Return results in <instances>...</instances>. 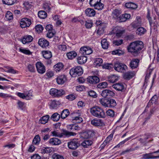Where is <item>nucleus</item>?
Segmentation results:
<instances>
[{
    "mask_svg": "<svg viewBox=\"0 0 159 159\" xmlns=\"http://www.w3.org/2000/svg\"><path fill=\"white\" fill-rule=\"evenodd\" d=\"M63 64L61 62L58 63L54 66V70L56 72H59L62 70L63 69Z\"/></svg>",
    "mask_w": 159,
    "mask_h": 159,
    "instance_id": "obj_25",
    "label": "nucleus"
},
{
    "mask_svg": "<svg viewBox=\"0 0 159 159\" xmlns=\"http://www.w3.org/2000/svg\"><path fill=\"white\" fill-rule=\"evenodd\" d=\"M123 40H117L113 41V44L115 46H119L123 43Z\"/></svg>",
    "mask_w": 159,
    "mask_h": 159,
    "instance_id": "obj_64",
    "label": "nucleus"
},
{
    "mask_svg": "<svg viewBox=\"0 0 159 159\" xmlns=\"http://www.w3.org/2000/svg\"><path fill=\"white\" fill-rule=\"evenodd\" d=\"M118 77L115 75H112L108 77V81L110 83H114L117 81L118 80Z\"/></svg>",
    "mask_w": 159,
    "mask_h": 159,
    "instance_id": "obj_35",
    "label": "nucleus"
},
{
    "mask_svg": "<svg viewBox=\"0 0 159 159\" xmlns=\"http://www.w3.org/2000/svg\"><path fill=\"white\" fill-rule=\"evenodd\" d=\"M87 80L88 83L93 85L97 84L100 81L99 78L96 76H89Z\"/></svg>",
    "mask_w": 159,
    "mask_h": 159,
    "instance_id": "obj_10",
    "label": "nucleus"
},
{
    "mask_svg": "<svg viewBox=\"0 0 159 159\" xmlns=\"http://www.w3.org/2000/svg\"><path fill=\"white\" fill-rule=\"evenodd\" d=\"M102 46L103 48L107 49L108 48L109 43L107 41V40L105 39H102L101 42Z\"/></svg>",
    "mask_w": 159,
    "mask_h": 159,
    "instance_id": "obj_38",
    "label": "nucleus"
},
{
    "mask_svg": "<svg viewBox=\"0 0 159 159\" xmlns=\"http://www.w3.org/2000/svg\"><path fill=\"white\" fill-rule=\"evenodd\" d=\"M116 105L115 100L113 99H109V102L108 107H113Z\"/></svg>",
    "mask_w": 159,
    "mask_h": 159,
    "instance_id": "obj_42",
    "label": "nucleus"
},
{
    "mask_svg": "<svg viewBox=\"0 0 159 159\" xmlns=\"http://www.w3.org/2000/svg\"><path fill=\"white\" fill-rule=\"evenodd\" d=\"M94 8L96 9L99 10H101L104 7L103 4L101 2H98L94 6H93Z\"/></svg>",
    "mask_w": 159,
    "mask_h": 159,
    "instance_id": "obj_43",
    "label": "nucleus"
},
{
    "mask_svg": "<svg viewBox=\"0 0 159 159\" xmlns=\"http://www.w3.org/2000/svg\"><path fill=\"white\" fill-rule=\"evenodd\" d=\"M52 159H64L63 157L57 153L54 154L52 156Z\"/></svg>",
    "mask_w": 159,
    "mask_h": 159,
    "instance_id": "obj_56",
    "label": "nucleus"
},
{
    "mask_svg": "<svg viewBox=\"0 0 159 159\" xmlns=\"http://www.w3.org/2000/svg\"><path fill=\"white\" fill-rule=\"evenodd\" d=\"M158 99V97L156 95H154L151 98L149 101L148 104L151 103L152 104L155 103Z\"/></svg>",
    "mask_w": 159,
    "mask_h": 159,
    "instance_id": "obj_54",
    "label": "nucleus"
},
{
    "mask_svg": "<svg viewBox=\"0 0 159 159\" xmlns=\"http://www.w3.org/2000/svg\"><path fill=\"white\" fill-rule=\"evenodd\" d=\"M102 60L101 58H96L94 60V64L96 66H100L102 62Z\"/></svg>",
    "mask_w": 159,
    "mask_h": 159,
    "instance_id": "obj_50",
    "label": "nucleus"
},
{
    "mask_svg": "<svg viewBox=\"0 0 159 159\" xmlns=\"http://www.w3.org/2000/svg\"><path fill=\"white\" fill-rule=\"evenodd\" d=\"M147 18L148 19L149 23L151 27H154V28L155 29V28L157 27V24L155 22L153 23L152 20V18L150 16V14L149 12H148L147 16Z\"/></svg>",
    "mask_w": 159,
    "mask_h": 159,
    "instance_id": "obj_30",
    "label": "nucleus"
},
{
    "mask_svg": "<svg viewBox=\"0 0 159 159\" xmlns=\"http://www.w3.org/2000/svg\"><path fill=\"white\" fill-rule=\"evenodd\" d=\"M152 153H146L142 155L143 157L141 159H152Z\"/></svg>",
    "mask_w": 159,
    "mask_h": 159,
    "instance_id": "obj_52",
    "label": "nucleus"
},
{
    "mask_svg": "<svg viewBox=\"0 0 159 159\" xmlns=\"http://www.w3.org/2000/svg\"><path fill=\"white\" fill-rule=\"evenodd\" d=\"M82 68L80 66L71 68L70 71V74L73 77H75L81 75L83 73Z\"/></svg>",
    "mask_w": 159,
    "mask_h": 159,
    "instance_id": "obj_3",
    "label": "nucleus"
},
{
    "mask_svg": "<svg viewBox=\"0 0 159 159\" xmlns=\"http://www.w3.org/2000/svg\"><path fill=\"white\" fill-rule=\"evenodd\" d=\"M115 93L109 89L103 90L101 95L104 98H109L115 96Z\"/></svg>",
    "mask_w": 159,
    "mask_h": 159,
    "instance_id": "obj_8",
    "label": "nucleus"
},
{
    "mask_svg": "<svg viewBox=\"0 0 159 159\" xmlns=\"http://www.w3.org/2000/svg\"><path fill=\"white\" fill-rule=\"evenodd\" d=\"M133 28H136L141 25V21L139 17H137L136 19L130 25Z\"/></svg>",
    "mask_w": 159,
    "mask_h": 159,
    "instance_id": "obj_17",
    "label": "nucleus"
},
{
    "mask_svg": "<svg viewBox=\"0 0 159 159\" xmlns=\"http://www.w3.org/2000/svg\"><path fill=\"white\" fill-rule=\"evenodd\" d=\"M66 80V77L64 75H59L56 78L57 82L59 84H64Z\"/></svg>",
    "mask_w": 159,
    "mask_h": 159,
    "instance_id": "obj_19",
    "label": "nucleus"
},
{
    "mask_svg": "<svg viewBox=\"0 0 159 159\" xmlns=\"http://www.w3.org/2000/svg\"><path fill=\"white\" fill-rule=\"evenodd\" d=\"M31 24V20L27 18H23L21 20L20 24L22 28L29 27Z\"/></svg>",
    "mask_w": 159,
    "mask_h": 159,
    "instance_id": "obj_9",
    "label": "nucleus"
},
{
    "mask_svg": "<svg viewBox=\"0 0 159 159\" xmlns=\"http://www.w3.org/2000/svg\"><path fill=\"white\" fill-rule=\"evenodd\" d=\"M33 39V37L31 35H26L23 37L21 41L24 44L31 42Z\"/></svg>",
    "mask_w": 159,
    "mask_h": 159,
    "instance_id": "obj_21",
    "label": "nucleus"
},
{
    "mask_svg": "<svg viewBox=\"0 0 159 159\" xmlns=\"http://www.w3.org/2000/svg\"><path fill=\"white\" fill-rule=\"evenodd\" d=\"M99 102L103 106L105 107H108L109 99L105 98L99 99Z\"/></svg>",
    "mask_w": 159,
    "mask_h": 159,
    "instance_id": "obj_27",
    "label": "nucleus"
},
{
    "mask_svg": "<svg viewBox=\"0 0 159 159\" xmlns=\"http://www.w3.org/2000/svg\"><path fill=\"white\" fill-rule=\"evenodd\" d=\"M40 138L39 135H36L33 141V143L35 144H38L40 142Z\"/></svg>",
    "mask_w": 159,
    "mask_h": 159,
    "instance_id": "obj_47",
    "label": "nucleus"
},
{
    "mask_svg": "<svg viewBox=\"0 0 159 159\" xmlns=\"http://www.w3.org/2000/svg\"><path fill=\"white\" fill-rule=\"evenodd\" d=\"M112 87L116 90L119 91H122L124 88V85L121 83L114 84L112 85Z\"/></svg>",
    "mask_w": 159,
    "mask_h": 159,
    "instance_id": "obj_26",
    "label": "nucleus"
},
{
    "mask_svg": "<svg viewBox=\"0 0 159 159\" xmlns=\"http://www.w3.org/2000/svg\"><path fill=\"white\" fill-rule=\"evenodd\" d=\"M16 2V0H2L3 3L8 5L14 4Z\"/></svg>",
    "mask_w": 159,
    "mask_h": 159,
    "instance_id": "obj_45",
    "label": "nucleus"
},
{
    "mask_svg": "<svg viewBox=\"0 0 159 159\" xmlns=\"http://www.w3.org/2000/svg\"><path fill=\"white\" fill-rule=\"evenodd\" d=\"M104 28L105 27L102 26V25L99 26L97 30V34L99 35H101V34H102L104 32Z\"/></svg>",
    "mask_w": 159,
    "mask_h": 159,
    "instance_id": "obj_51",
    "label": "nucleus"
},
{
    "mask_svg": "<svg viewBox=\"0 0 159 159\" xmlns=\"http://www.w3.org/2000/svg\"><path fill=\"white\" fill-rule=\"evenodd\" d=\"M93 142L90 140H84L81 143V145L84 148H87L88 146H91Z\"/></svg>",
    "mask_w": 159,
    "mask_h": 159,
    "instance_id": "obj_32",
    "label": "nucleus"
},
{
    "mask_svg": "<svg viewBox=\"0 0 159 159\" xmlns=\"http://www.w3.org/2000/svg\"><path fill=\"white\" fill-rule=\"evenodd\" d=\"M106 113L108 116L113 117L115 115L114 111L111 109L108 110L106 112Z\"/></svg>",
    "mask_w": 159,
    "mask_h": 159,
    "instance_id": "obj_57",
    "label": "nucleus"
},
{
    "mask_svg": "<svg viewBox=\"0 0 159 159\" xmlns=\"http://www.w3.org/2000/svg\"><path fill=\"white\" fill-rule=\"evenodd\" d=\"M53 136L61 138V133H60L58 131H54L51 132Z\"/></svg>",
    "mask_w": 159,
    "mask_h": 159,
    "instance_id": "obj_58",
    "label": "nucleus"
},
{
    "mask_svg": "<svg viewBox=\"0 0 159 159\" xmlns=\"http://www.w3.org/2000/svg\"><path fill=\"white\" fill-rule=\"evenodd\" d=\"M50 4L48 3H45L43 5V8L46 11L49 12L51 10Z\"/></svg>",
    "mask_w": 159,
    "mask_h": 159,
    "instance_id": "obj_53",
    "label": "nucleus"
},
{
    "mask_svg": "<svg viewBox=\"0 0 159 159\" xmlns=\"http://www.w3.org/2000/svg\"><path fill=\"white\" fill-rule=\"evenodd\" d=\"M116 36H121L125 32V30L120 27H116L114 29Z\"/></svg>",
    "mask_w": 159,
    "mask_h": 159,
    "instance_id": "obj_22",
    "label": "nucleus"
},
{
    "mask_svg": "<svg viewBox=\"0 0 159 159\" xmlns=\"http://www.w3.org/2000/svg\"><path fill=\"white\" fill-rule=\"evenodd\" d=\"M91 124L97 127H101L104 125L103 121L100 119H94L91 122Z\"/></svg>",
    "mask_w": 159,
    "mask_h": 159,
    "instance_id": "obj_12",
    "label": "nucleus"
},
{
    "mask_svg": "<svg viewBox=\"0 0 159 159\" xmlns=\"http://www.w3.org/2000/svg\"><path fill=\"white\" fill-rule=\"evenodd\" d=\"M5 17L8 20H11L13 19V16L12 13L8 11L6 14Z\"/></svg>",
    "mask_w": 159,
    "mask_h": 159,
    "instance_id": "obj_49",
    "label": "nucleus"
},
{
    "mask_svg": "<svg viewBox=\"0 0 159 159\" xmlns=\"http://www.w3.org/2000/svg\"><path fill=\"white\" fill-rule=\"evenodd\" d=\"M70 112L69 110L66 109L63 110L60 115L62 119H65L69 114Z\"/></svg>",
    "mask_w": 159,
    "mask_h": 159,
    "instance_id": "obj_37",
    "label": "nucleus"
},
{
    "mask_svg": "<svg viewBox=\"0 0 159 159\" xmlns=\"http://www.w3.org/2000/svg\"><path fill=\"white\" fill-rule=\"evenodd\" d=\"M67 145L70 149L74 150L78 147L79 143L77 139H74L72 141L68 142L67 143Z\"/></svg>",
    "mask_w": 159,
    "mask_h": 159,
    "instance_id": "obj_7",
    "label": "nucleus"
},
{
    "mask_svg": "<svg viewBox=\"0 0 159 159\" xmlns=\"http://www.w3.org/2000/svg\"><path fill=\"white\" fill-rule=\"evenodd\" d=\"M67 127L68 130L72 131L78 130L81 129L80 127L76 124H70L67 125Z\"/></svg>",
    "mask_w": 159,
    "mask_h": 159,
    "instance_id": "obj_20",
    "label": "nucleus"
},
{
    "mask_svg": "<svg viewBox=\"0 0 159 159\" xmlns=\"http://www.w3.org/2000/svg\"><path fill=\"white\" fill-rule=\"evenodd\" d=\"M36 67L39 73L42 74L45 72V67L41 62H37L36 63Z\"/></svg>",
    "mask_w": 159,
    "mask_h": 159,
    "instance_id": "obj_11",
    "label": "nucleus"
},
{
    "mask_svg": "<svg viewBox=\"0 0 159 159\" xmlns=\"http://www.w3.org/2000/svg\"><path fill=\"white\" fill-rule=\"evenodd\" d=\"M90 112L93 116L99 118H104L105 116L104 110L98 106H94L90 109Z\"/></svg>",
    "mask_w": 159,
    "mask_h": 159,
    "instance_id": "obj_2",
    "label": "nucleus"
},
{
    "mask_svg": "<svg viewBox=\"0 0 159 159\" xmlns=\"http://www.w3.org/2000/svg\"><path fill=\"white\" fill-rule=\"evenodd\" d=\"M49 143L51 145H58L61 143L60 139L56 138H53L50 139L49 141Z\"/></svg>",
    "mask_w": 159,
    "mask_h": 159,
    "instance_id": "obj_16",
    "label": "nucleus"
},
{
    "mask_svg": "<svg viewBox=\"0 0 159 159\" xmlns=\"http://www.w3.org/2000/svg\"><path fill=\"white\" fill-rule=\"evenodd\" d=\"M80 52L83 55H89L93 52V50L89 47L84 46L80 48Z\"/></svg>",
    "mask_w": 159,
    "mask_h": 159,
    "instance_id": "obj_6",
    "label": "nucleus"
},
{
    "mask_svg": "<svg viewBox=\"0 0 159 159\" xmlns=\"http://www.w3.org/2000/svg\"><path fill=\"white\" fill-rule=\"evenodd\" d=\"M25 93L26 96V99L29 100L32 98L33 96L30 91H27Z\"/></svg>",
    "mask_w": 159,
    "mask_h": 159,
    "instance_id": "obj_55",
    "label": "nucleus"
},
{
    "mask_svg": "<svg viewBox=\"0 0 159 159\" xmlns=\"http://www.w3.org/2000/svg\"><path fill=\"white\" fill-rule=\"evenodd\" d=\"M95 131L93 130H89L84 132H82L80 133L81 138L84 139H89L94 136Z\"/></svg>",
    "mask_w": 159,
    "mask_h": 159,
    "instance_id": "obj_5",
    "label": "nucleus"
},
{
    "mask_svg": "<svg viewBox=\"0 0 159 159\" xmlns=\"http://www.w3.org/2000/svg\"><path fill=\"white\" fill-rule=\"evenodd\" d=\"M38 44L42 48H45L48 46L49 43L44 39L41 38L39 39Z\"/></svg>",
    "mask_w": 159,
    "mask_h": 159,
    "instance_id": "obj_14",
    "label": "nucleus"
},
{
    "mask_svg": "<svg viewBox=\"0 0 159 159\" xmlns=\"http://www.w3.org/2000/svg\"><path fill=\"white\" fill-rule=\"evenodd\" d=\"M114 65L112 64L107 63L105 64L103 67L104 68L108 70H111L113 67L114 68Z\"/></svg>",
    "mask_w": 159,
    "mask_h": 159,
    "instance_id": "obj_60",
    "label": "nucleus"
},
{
    "mask_svg": "<svg viewBox=\"0 0 159 159\" xmlns=\"http://www.w3.org/2000/svg\"><path fill=\"white\" fill-rule=\"evenodd\" d=\"M77 115H76V114L74 113V115L75 116L72 117V122L74 123H80L82 122L83 120L82 118L80 117V115L78 114Z\"/></svg>",
    "mask_w": 159,
    "mask_h": 159,
    "instance_id": "obj_18",
    "label": "nucleus"
},
{
    "mask_svg": "<svg viewBox=\"0 0 159 159\" xmlns=\"http://www.w3.org/2000/svg\"><path fill=\"white\" fill-rule=\"evenodd\" d=\"M87 61L86 56L83 55L78 56L77 58L78 62L79 64H83L85 63Z\"/></svg>",
    "mask_w": 159,
    "mask_h": 159,
    "instance_id": "obj_23",
    "label": "nucleus"
},
{
    "mask_svg": "<svg viewBox=\"0 0 159 159\" xmlns=\"http://www.w3.org/2000/svg\"><path fill=\"white\" fill-rule=\"evenodd\" d=\"M125 6L126 7L131 9H135L137 7V5L131 2L126 3L125 4Z\"/></svg>",
    "mask_w": 159,
    "mask_h": 159,
    "instance_id": "obj_34",
    "label": "nucleus"
},
{
    "mask_svg": "<svg viewBox=\"0 0 159 159\" xmlns=\"http://www.w3.org/2000/svg\"><path fill=\"white\" fill-rule=\"evenodd\" d=\"M76 134V133H75L70 132L64 129L62 130V132H61V136H62V137H69L72 136H75Z\"/></svg>",
    "mask_w": 159,
    "mask_h": 159,
    "instance_id": "obj_15",
    "label": "nucleus"
},
{
    "mask_svg": "<svg viewBox=\"0 0 159 159\" xmlns=\"http://www.w3.org/2000/svg\"><path fill=\"white\" fill-rule=\"evenodd\" d=\"M66 55L68 58L70 59L74 58L77 55L76 53L74 51L67 53Z\"/></svg>",
    "mask_w": 159,
    "mask_h": 159,
    "instance_id": "obj_39",
    "label": "nucleus"
},
{
    "mask_svg": "<svg viewBox=\"0 0 159 159\" xmlns=\"http://www.w3.org/2000/svg\"><path fill=\"white\" fill-rule=\"evenodd\" d=\"M147 31L143 27H139L138 28L136 31L137 34L139 35H143Z\"/></svg>",
    "mask_w": 159,
    "mask_h": 159,
    "instance_id": "obj_28",
    "label": "nucleus"
},
{
    "mask_svg": "<svg viewBox=\"0 0 159 159\" xmlns=\"http://www.w3.org/2000/svg\"><path fill=\"white\" fill-rule=\"evenodd\" d=\"M56 92V95L55 97H61L63 95L65 94V92L63 89H60L58 90L57 89V91Z\"/></svg>",
    "mask_w": 159,
    "mask_h": 159,
    "instance_id": "obj_41",
    "label": "nucleus"
},
{
    "mask_svg": "<svg viewBox=\"0 0 159 159\" xmlns=\"http://www.w3.org/2000/svg\"><path fill=\"white\" fill-rule=\"evenodd\" d=\"M139 61V60L138 59H133L130 62V67L133 70L137 68L138 66Z\"/></svg>",
    "mask_w": 159,
    "mask_h": 159,
    "instance_id": "obj_13",
    "label": "nucleus"
},
{
    "mask_svg": "<svg viewBox=\"0 0 159 159\" xmlns=\"http://www.w3.org/2000/svg\"><path fill=\"white\" fill-rule=\"evenodd\" d=\"M143 43L140 41H136L131 43L127 47L128 52L134 56H137L144 48Z\"/></svg>",
    "mask_w": 159,
    "mask_h": 159,
    "instance_id": "obj_1",
    "label": "nucleus"
},
{
    "mask_svg": "<svg viewBox=\"0 0 159 159\" xmlns=\"http://www.w3.org/2000/svg\"><path fill=\"white\" fill-rule=\"evenodd\" d=\"M36 30L38 33L42 31L43 30V27L40 25H38L35 26Z\"/></svg>",
    "mask_w": 159,
    "mask_h": 159,
    "instance_id": "obj_62",
    "label": "nucleus"
},
{
    "mask_svg": "<svg viewBox=\"0 0 159 159\" xmlns=\"http://www.w3.org/2000/svg\"><path fill=\"white\" fill-rule=\"evenodd\" d=\"M59 104V101L53 100L51 103L50 106L52 109H55L56 108Z\"/></svg>",
    "mask_w": 159,
    "mask_h": 159,
    "instance_id": "obj_44",
    "label": "nucleus"
},
{
    "mask_svg": "<svg viewBox=\"0 0 159 159\" xmlns=\"http://www.w3.org/2000/svg\"><path fill=\"white\" fill-rule=\"evenodd\" d=\"M107 83L106 82H102L99 84L97 86L98 88L99 89H104L107 87Z\"/></svg>",
    "mask_w": 159,
    "mask_h": 159,
    "instance_id": "obj_48",
    "label": "nucleus"
},
{
    "mask_svg": "<svg viewBox=\"0 0 159 159\" xmlns=\"http://www.w3.org/2000/svg\"><path fill=\"white\" fill-rule=\"evenodd\" d=\"M42 54L44 58L46 59H49L52 57V54L51 51H44L42 52Z\"/></svg>",
    "mask_w": 159,
    "mask_h": 159,
    "instance_id": "obj_29",
    "label": "nucleus"
},
{
    "mask_svg": "<svg viewBox=\"0 0 159 159\" xmlns=\"http://www.w3.org/2000/svg\"><path fill=\"white\" fill-rule=\"evenodd\" d=\"M112 15L114 18H116L118 17L121 14L120 11L118 9H115L113 11Z\"/></svg>",
    "mask_w": 159,
    "mask_h": 159,
    "instance_id": "obj_46",
    "label": "nucleus"
},
{
    "mask_svg": "<svg viewBox=\"0 0 159 159\" xmlns=\"http://www.w3.org/2000/svg\"><path fill=\"white\" fill-rule=\"evenodd\" d=\"M27 68L28 70L31 72H34L35 71V69L34 66V65L29 64L27 66Z\"/></svg>",
    "mask_w": 159,
    "mask_h": 159,
    "instance_id": "obj_59",
    "label": "nucleus"
},
{
    "mask_svg": "<svg viewBox=\"0 0 159 159\" xmlns=\"http://www.w3.org/2000/svg\"><path fill=\"white\" fill-rule=\"evenodd\" d=\"M114 68L118 72H124L127 69V67L125 64L117 61L114 63Z\"/></svg>",
    "mask_w": 159,
    "mask_h": 159,
    "instance_id": "obj_4",
    "label": "nucleus"
},
{
    "mask_svg": "<svg viewBox=\"0 0 159 159\" xmlns=\"http://www.w3.org/2000/svg\"><path fill=\"white\" fill-rule=\"evenodd\" d=\"M49 118V116L46 115L42 117L39 120V122L42 124H44L48 122Z\"/></svg>",
    "mask_w": 159,
    "mask_h": 159,
    "instance_id": "obj_31",
    "label": "nucleus"
},
{
    "mask_svg": "<svg viewBox=\"0 0 159 159\" xmlns=\"http://www.w3.org/2000/svg\"><path fill=\"white\" fill-rule=\"evenodd\" d=\"M113 138V135L110 134L106 138V139L104 141L106 144H108L109 142Z\"/></svg>",
    "mask_w": 159,
    "mask_h": 159,
    "instance_id": "obj_63",
    "label": "nucleus"
},
{
    "mask_svg": "<svg viewBox=\"0 0 159 159\" xmlns=\"http://www.w3.org/2000/svg\"><path fill=\"white\" fill-rule=\"evenodd\" d=\"M38 16L41 19H44L47 17V14L44 11H40L38 12Z\"/></svg>",
    "mask_w": 159,
    "mask_h": 159,
    "instance_id": "obj_36",
    "label": "nucleus"
},
{
    "mask_svg": "<svg viewBox=\"0 0 159 159\" xmlns=\"http://www.w3.org/2000/svg\"><path fill=\"white\" fill-rule=\"evenodd\" d=\"M134 75V72L128 71L124 74V77L125 79H129L132 78Z\"/></svg>",
    "mask_w": 159,
    "mask_h": 159,
    "instance_id": "obj_40",
    "label": "nucleus"
},
{
    "mask_svg": "<svg viewBox=\"0 0 159 159\" xmlns=\"http://www.w3.org/2000/svg\"><path fill=\"white\" fill-rule=\"evenodd\" d=\"M88 93L89 96L93 98H96L97 97V94L94 91L90 90L88 92Z\"/></svg>",
    "mask_w": 159,
    "mask_h": 159,
    "instance_id": "obj_61",
    "label": "nucleus"
},
{
    "mask_svg": "<svg viewBox=\"0 0 159 159\" xmlns=\"http://www.w3.org/2000/svg\"><path fill=\"white\" fill-rule=\"evenodd\" d=\"M61 116L58 113L55 112L51 116L50 118L54 121H58L60 118Z\"/></svg>",
    "mask_w": 159,
    "mask_h": 159,
    "instance_id": "obj_33",
    "label": "nucleus"
},
{
    "mask_svg": "<svg viewBox=\"0 0 159 159\" xmlns=\"http://www.w3.org/2000/svg\"><path fill=\"white\" fill-rule=\"evenodd\" d=\"M85 14L87 16H93L95 14V11L91 8H88L85 10Z\"/></svg>",
    "mask_w": 159,
    "mask_h": 159,
    "instance_id": "obj_24",
    "label": "nucleus"
}]
</instances>
